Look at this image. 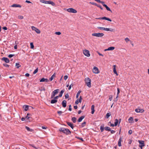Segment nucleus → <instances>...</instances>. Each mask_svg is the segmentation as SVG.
Instances as JSON below:
<instances>
[{
  "instance_id": "nucleus-19",
  "label": "nucleus",
  "mask_w": 149,
  "mask_h": 149,
  "mask_svg": "<svg viewBox=\"0 0 149 149\" xmlns=\"http://www.w3.org/2000/svg\"><path fill=\"white\" fill-rule=\"evenodd\" d=\"M84 117H85L84 116H82L80 117L78 119V121H77L78 122H81V121L84 118Z\"/></svg>"
},
{
  "instance_id": "nucleus-2",
  "label": "nucleus",
  "mask_w": 149,
  "mask_h": 149,
  "mask_svg": "<svg viewBox=\"0 0 149 149\" xmlns=\"http://www.w3.org/2000/svg\"><path fill=\"white\" fill-rule=\"evenodd\" d=\"M85 81L87 86L89 88L91 87V79L89 78H85Z\"/></svg>"
},
{
  "instance_id": "nucleus-15",
  "label": "nucleus",
  "mask_w": 149,
  "mask_h": 149,
  "mask_svg": "<svg viewBox=\"0 0 149 149\" xmlns=\"http://www.w3.org/2000/svg\"><path fill=\"white\" fill-rule=\"evenodd\" d=\"M11 7H19V8H21V6L19 5L18 4H13V5H12L11 6Z\"/></svg>"
},
{
  "instance_id": "nucleus-21",
  "label": "nucleus",
  "mask_w": 149,
  "mask_h": 149,
  "mask_svg": "<svg viewBox=\"0 0 149 149\" xmlns=\"http://www.w3.org/2000/svg\"><path fill=\"white\" fill-rule=\"evenodd\" d=\"M103 6L105 7L106 8L107 10L110 11H111V13H112V11L110 9L106 4L103 5Z\"/></svg>"
},
{
  "instance_id": "nucleus-29",
  "label": "nucleus",
  "mask_w": 149,
  "mask_h": 149,
  "mask_svg": "<svg viewBox=\"0 0 149 149\" xmlns=\"http://www.w3.org/2000/svg\"><path fill=\"white\" fill-rule=\"evenodd\" d=\"M25 128L27 130L29 131H30V132H32L33 131V130L31 129H30L29 127H27V126H26L25 127Z\"/></svg>"
},
{
  "instance_id": "nucleus-62",
  "label": "nucleus",
  "mask_w": 149,
  "mask_h": 149,
  "mask_svg": "<svg viewBox=\"0 0 149 149\" xmlns=\"http://www.w3.org/2000/svg\"><path fill=\"white\" fill-rule=\"evenodd\" d=\"M110 131H111V134H114V133L115 132V131H114V130H110Z\"/></svg>"
},
{
  "instance_id": "nucleus-16",
  "label": "nucleus",
  "mask_w": 149,
  "mask_h": 149,
  "mask_svg": "<svg viewBox=\"0 0 149 149\" xmlns=\"http://www.w3.org/2000/svg\"><path fill=\"white\" fill-rule=\"evenodd\" d=\"M94 108V105H92L91 107V110H92L91 113L92 114H93L95 112Z\"/></svg>"
},
{
  "instance_id": "nucleus-3",
  "label": "nucleus",
  "mask_w": 149,
  "mask_h": 149,
  "mask_svg": "<svg viewBox=\"0 0 149 149\" xmlns=\"http://www.w3.org/2000/svg\"><path fill=\"white\" fill-rule=\"evenodd\" d=\"M92 35L93 36L102 37L104 36V34L102 33H92Z\"/></svg>"
},
{
  "instance_id": "nucleus-18",
  "label": "nucleus",
  "mask_w": 149,
  "mask_h": 149,
  "mask_svg": "<svg viewBox=\"0 0 149 149\" xmlns=\"http://www.w3.org/2000/svg\"><path fill=\"white\" fill-rule=\"evenodd\" d=\"M113 71L114 72V74H116L117 75H118V74L116 71V65H114L113 66Z\"/></svg>"
},
{
  "instance_id": "nucleus-55",
  "label": "nucleus",
  "mask_w": 149,
  "mask_h": 149,
  "mask_svg": "<svg viewBox=\"0 0 149 149\" xmlns=\"http://www.w3.org/2000/svg\"><path fill=\"white\" fill-rule=\"evenodd\" d=\"M68 110L70 111H71L72 110L71 105H69Z\"/></svg>"
},
{
  "instance_id": "nucleus-24",
  "label": "nucleus",
  "mask_w": 149,
  "mask_h": 149,
  "mask_svg": "<svg viewBox=\"0 0 149 149\" xmlns=\"http://www.w3.org/2000/svg\"><path fill=\"white\" fill-rule=\"evenodd\" d=\"M64 92V90H62L60 92L59 94V97H61L62 96V95H63V93Z\"/></svg>"
},
{
  "instance_id": "nucleus-28",
  "label": "nucleus",
  "mask_w": 149,
  "mask_h": 149,
  "mask_svg": "<svg viewBox=\"0 0 149 149\" xmlns=\"http://www.w3.org/2000/svg\"><path fill=\"white\" fill-rule=\"evenodd\" d=\"M118 120L117 119H116L115 120L114 125L116 126L118 125Z\"/></svg>"
},
{
  "instance_id": "nucleus-46",
  "label": "nucleus",
  "mask_w": 149,
  "mask_h": 149,
  "mask_svg": "<svg viewBox=\"0 0 149 149\" xmlns=\"http://www.w3.org/2000/svg\"><path fill=\"white\" fill-rule=\"evenodd\" d=\"M90 3L92 5H94L97 6V4L96 3H95L94 2H90Z\"/></svg>"
},
{
  "instance_id": "nucleus-26",
  "label": "nucleus",
  "mask_w": 149,
  "mask_h": 149,
  "mask_svg": "<svg viewBox=\"0 0 149 149\" xmlns=\"http://www.w3.org/2000/svg\"><path fill=\"white\" fill-rule=\"evenodd\" d=\"M57 102V100H55V99H54L51 100V104H54V103H55Z\"/></svg>"
},
{
  "instance_id": "nucleus-53",
  "label": "nucleus",
  "mask_w": 149,
  "mask_h": 149,
  "mask_svg": "<svg viewBox=\"0 0 149 149\" xmlns=\"http://www.w3.org/2000/svg\"><path fill=\"white\" fill-rule=\"evenodd\" d=\"M18 18L20 19H22L23 18V17L21 15L19 16H18Z\"/></svg>"
},
{
  "instance_id": "nucleus-23",
  "label": "nucleus",
  "mask_w": 149,
  "mask_h": 149,
  "mask_svg": "<svg viewBox=\"0 0 149 149\" xmlns=\"http://www.w3.org/2000/svg\"><path fill=\"white\" fill-rule=\"evenodd\" d=\"M133 120V118L131 117H130L128 119V121L129 123H132Z\"/></svg>"
},
{
  "instance_id": "nucleus-61",
  "label": "nucleus",
  "mask_w": 149,
  "mask_h": 149,
  "mask_svg": "<svg viewBox=\"0 0 149 149\" xmlns=\"http://www.w3.org/2000/svg\"><path fill=\"white\" fill-rule=\"evenodd\" d=\"M77 139H79L80 140H81L82 141H84V140H83V139H82V138H80L79 137H77Z\"/></svg>"
},
{
  "instance_id": "nucleus-50",
  "label": "nucleus",
  "mask_w": 149,
  "mask_h": 149,
  "mask_svg": "<svg viewBox=\"0 0 149 149\" xmlns=\"http://www.w3.org/2000/svg\"><path fill=\"white\" fill-rule=\"evenodd\" d=\"M97 6L100 8L101 10L103 9V8L100 5L97 4Z\"/></svg>"
},
{
  "instance_id": "nucleus-8",
  "label": "nucleus",
  "mask_w": 149,
  "mask_h": 149,
  "mask_svg": "<svg viewBox=\"0 0 149 149\" xmlns=\"http://www.w3.org/2000/svg\"><path fill=\"white\" fill-rule=\"evenodd\" d=\"M59 90L58 89H57L54 90L52 93L51 98H53L54 97V96L55 95L58 93Z\"/></svg>"
},
{
  "instance_id": "nucleus-1",
  "label": "nucleus",
  "mask_w": 149,
  "mask_h": 149,
  "mask_svg": "<svg viewBox=\"0 0 149 149\" xmlns=\"http://www.w3.org/2000/svg\"><path fill=\"white\" fill-rule=\"evenodd\" d=\"M59 131L60 132H62L66 135H69L71 134V132L68 129L65 128L63 127H61L59 129Z\"/></svg>"
},
{
  "instance_id": "nucleus-35",
  "label": "nucleus",
  "mask_w": 149,
  "mask_h": 149,
  "mask_svg": "<svg viewBox=\"0 0 149 149\" xmlns=\"http://www.w3.org/2000/svg\"><path fill=\"white\" fill-rule=\"evenodd\" d=\"M15 66L17 68H18L21 66V65L19 63H16L15 64Z\"/></svg>"
},
{
  "instance_id": "nucleus-10",
  "label": "nucleus",
  "mask_w": 149,
  "mask_h": 149,
  "mask_svg": "<svg viewBox=\"0 0 149 149\" xmlns=\"http://www.w3.org/2000/svg\"><path fill=\"white\" fill-rule=\"evenodd\" d=\"M96 19H105L108 21H109L110 22L111 21V20L110 19V18L104 17H100L99 18H96Z\"/></svg>"
},
{
  "instance_id": "nucleus-39",
  "label": "nucleus",
  "mask_w": 149,
  "mask_h": 149,
  "mask_svg": "<svg viewBox=\"0 0 149 149\" xmlns=\"http://www.w3.org/2000/svg\"><path fill=\"white\" fill-rule=\"evenodd\" d=\"M125 40L127 43L128 42L130 41V40L128 38H125Z\"/></svg>"
},
{
  "instance_id": "nucleus-48",
  "label": "nucleus",
  "mask_w": 149,
  "mask_h": 149,
  "mask_svg": "<svg viewBox=\"0 0 149 149\" xmlns=\"http://www.w3.org/2000/svg\"><path fill=\"white\" fill-rule=\"evenodd\" d=\"M65 99H67L68 98L69 95L68 93H67L66 94H65Z\"/></svg>"
},
{
  "instance_id": "nucleus-22",
  "label": "nucleus",
  "mask_w": 149,
  "mask_h": 149,
  "mask_svg": "<svg viewBox=\"0 0 149 149\" xmlns=\"http://www.w3.org/2000/svg\"><path fill=\"white\" fill-rule=\"evenodd\" d=\"M122 141V139L120 137L118 143V145L119 146H121V142Z\"/></svg>"
},
{
  "instance_id": "nucleus-33",
  "label": "nucleus",
  "mask_w": 149,
  "mask_h": 149,
  "mask_svg": "<svg viewBox=\"0 0 149 149\" xmlns=\"http://www.w3.org/2000/svg\"><path fill=\"white\" fill-rule=\"evenodd\" d=\"M25 107L24 108V110L25 111H27L28 110L29 106L28 105H24V107Z\"/></svg>"
},
{
  "instance_id": "nucleus-56",
  "label": "nucleus",
  "mask_w": 149,
  "mask_h": 149,
  "mask_svg": "<svg viewBox=\"0 0 149 149\" xmlns=\"http://www.w3.org/2000/svg\"><path fill=\"white\" fill-rule=\"evenodd\" d=\"M62 113V112L61 111H57V113L59 115H61Z\"/></svg>"
},
{
  "instance_id": "nucleus-44",
  "label": "nucleus",
  "mask_w": 149,
  "mask_h": 149,
  "mask_svg": "<svg viewBox=\"0 0 149 149\" xmlns=\"http://www.w3.org/2000/svg\"><path fill=\"white\" fill-rule=\"evenodd\" d=\"M30 115V114L28 113L27 115V116L25 117V118L27 119H28L29 118V117L28 116Z\"/></svg>"
},
{
  "instance_id": "nucleus-64",
  "label": "nucleus",
  "mask_w": 149,
  "mask_h": 149,
  "mask_svg": "<svg viewBox=\"0 0 149 149\" xmlns=\"http://www.w3.org/2000/svg\"><path fill=\"white\" fill-rule=\"evenodd\" d=\"M121 120H122V119L121 118H120L119 119V120H118V123H118L119 125L120 123L121 122Z\"/></svg>"
},
{
  "instance_id": "nucleus-47",
  "label": "nucleus",
  "mask_w": 149,
  "mask_h": 149,
  "mask_svg": "<svg viewBox=\"0 0 149 149\" xmlns=\"http://www.w3.org/2000/svg\"><path fill=\"white\" fill-rule=\"evenodd\" d=\"M113 98V96L112 95H110L109 96V100L110 101H111Z\"/></svg>"
},
{
  "instance_id": "nucleus-7",
  "label": "nucleus",
  "mask_w": 149,
  "mask_h": 149,
  "mask_svg": "<svg viewBox=\"0 0 149 149\" xmlns=\"http://www.w3.org/2000/svg\"><path fill=\"white\" fill-rule=\"evenodd\" d=\"M138 142L140 144L139 147L141 148V149H142L143 147L145 146L144 141H143L139 140Z\"/></svg>"
},
{
  "instance_id": "nucleus-12",
  "label": "nucleus",
  "mask_w": 149,
  "mask_h": 149,
  "mask_svg": "<svg viewBox=\"0 0 149 149\" xmlns=\"http://www.w3.org/2000/svg\"><path fill=\"white\" fill-rule=\"evenodd\" d=\"M2 60L4 61L7 63H9L10 61L9 60L8 58L5 57H3L2 58Z\"/></svg>"
},
{
  "instance_id": "nucleus-42",
  "label": "nucleus",
  "mask_w": 149,
  "mask_h": 149,
  "mask_svg": "<svg viewBox=\"0 0 149 149\" xmlns=\"http://www.w3.org/2000/svg\"><path fill=\"white\" fill-rule=\"evenodd\" d=\"M38 68H37L33 72V74H36L38 72Z\"/></svg>"
},
{
  "instance_id": "nucleus-13",
  "label": "nucleus",
  "mask_w": 149,
  "mask_h": 149,
  "mask_svg": "<svg viewBox=\"0 0 149 149\" xmlns=\"http://www.w3.org/2000/svg\"><path fill=\"white\" fill-rule=\"evenodd\" d=\"M67 102L66 101L63 100L62 102V105L63 107H66Z\"/></svg>"
},
{
  "instance_id": "nucleus-36",
  "label": "nucleus",
  "mask_w": 149,
  "mask_h": 149,
  "mask_svg": "<svg viewBox=\"0 0 149 149\" xmlns=\"http://www.w3.org/2000/svg\"><path fill=\"white\" fill-rule=\"evenodd\" d=\"M40 91H45V88L43 87H41L40 89Z\"/></svg>"
},
{
  "instance_id": "nucleus-45",
  "label": "nucleus",
  "mask_w": 149,
  "mask_h": 149,
  "mask_svg": "<svg viewBox=\"0 0 149 149\" xmlns=\"http://www.w3.org/2000/svg\"><path fill=\"white\" fill-rule=\"evenodd\" d=\"M45 79L43 78H42L41 80H40V82H45Z\"/></svg>"
},
{
  "instance_id": "nucleus-54",
  "label": "nucleus",
  "mask_w": 149,
  "mask_h": 149,
  "mask_svg": "<svg viewBox=\"0 0 149 149\" xmlns=\"http://www.w3.org/2000/svg\"><path fill=\"white\" fill-rule=\"evenodd\" d=\"M3 66H4L6 67H9V65L8 64H7L6 63H3Z\"/></svg>"
},
{
  "instance_id": "nucleus-4",
  "label": "nucleus",
  "mask_w": 149,
  "mask_h": 149,
  "mask_svg": "<svg viewBox=\"0 0 149 149\" xmlns=\"http://www.w3.org/2000/svg\"><path fill=\"white\" fill-rule=\"evenodd\" d=\"M40 1L43 3H44L46 4H51L53 6H54L55 5V3L52 1H45L44 0H41Z\"/></svg>"
},
{
  "instance_id": "nucleus-6",
  "label": "nucleus",
  "mask_w": 149,
  "mask_h": 149,
  "mask_svg": "<svg viewBox=\"0 0 149 149\" xmlns=\"http://www.w3.org/2000/svg\"><path fill=\"white\" fill-rule=\"evenodd\" d=\"M83 53L86 56L89 57L90 56L89 51L86 49L83 50Z\"/></svg>"
},
{
  "instance_id": "nucleus-9",
  "label": "nucleus",
  "mask_w": 149,
  "mask_h": 149,
  "mask_svg": "<svg viewBox=\"0 0 149 149\" xmlns=\"http://www.w3.org/2000/svg\"><path fill=\"white\" fill-rule=\"evenodd\" d=\"M93 72L95 74H98L99 72V70L98 68L96 66H94L93 70Z\"/></svg>"
},
{
  "instance_id": "nucleus-41",
  "label": "nucleus",
  "mask_w": 149,
  "mask_h": 149,
  "mask_svg": "<svg viewBox=\"0 0 149 149\" xmlns=\"http://www.w3.org/2000/svg\"><path fill=\"white\" fill-rule=\"evenodd\" d=\"M30 44L31 46V49H33L34 47V46L33 45V43L32 42H31Z\"/></svg>"
},
{
  "instance_id": "nucleus-34",
  "label": "nucleus",
  "mask_w": 149,
  "mask_h": 149,
  "mask_svg": "<svg viewBox=\"0 0 149 149\" xmlns=\"http://www.w3.org/2000/svg\"><path fill=\"white\" fill-rule=\"evenodd\" d=\"M111 115V114L110 113V112L106 114V118H108Z\"/></svg>"
},
{
  "instance_id": "nucleus-43",
  "label": "nucleus",
  "mask_w": 149,
  "mask_h": 149,
  "mask_svg": "<svg viewBox=\"0 0 149 149\" xmlns=\"http://www.w3.org/2000/svg\"><path fill=\"white\" fill-rule=\"evenodd\" d=\"M73 86V84H71L70 85V86H69V87L68 88V90H70L71 89V87Z\"/></svg>"
},
{
  "instance_id": "nucleus-17",
  "label": "nucleus",
  "mask_w": 149,
  "mask_h": 149,
  "mask_svg": "<svg viewBox=\"0 0 149 149\" xmlns=\"http://www.w3.org/2000/svg\"><path fill=\"white\" fill-rule=\"evenodd\" d=\"M104 125L102 124L100 126V130L101 132H102L104 129Z\"/></svg>"
},
{
  "instance_id": "nucleus-25",
  "label": "nucleus",
  "mask_w": 149,
  "mask_h": 149,
  "mask_svg": "<svg viewBox=\"0 0 149 149\" xmlns=\"http://www.w3.org/2000/svg\"><path fill=\"white\" fill-rule=\"evenodd\" d=\"M113 29L112 28H105L104 31H113Z\"/></svg>"
},
{
  "instance_id": "nucleus-63",
  "label": "nucleus",
  "mask_w": 149,
  "mask_h": 149,
  "mask_svg": "<svg viewBox=\"0 0 149 149\" xmlns=\"http://www.w3.org/2000/svg\"><path fill=\"white\" fill-rule=\"evenodd\" d=\"M82 100V98L81 97V96H80V97L79 100V102L81 103V100Z\"/></svg>"
},
{
  "instance_id": "nucleus-49",
  "label": "nucleus",
  "mask_w": 149,
  "mask_h": 149,
  "mask_svg": "<svg viewBox=\"0 0 149 149\" xmlns=\"http://www.w3.org/2000/svg\"><path fill=\"white\" fill-rule=\"evenodd\" d=\"M55 34L56 35H60L61 34V32H56L55 33Z\"/></svg>"
},
{
  "instance_id": "nucleus-40",
  "label": "nucleus",
  "mask_w": 149,
  "mask_h": 149,
  "mask_svg": "<svg viewBox=\"0 0 149 149\" xmlns=\"http://www.w3.org/2000/svg\"><path fill=\"white\" fill-rule=\"evenodd\" d=\"M97 28L100 30H105V28L103 27H98Z\"/></svg>"
},
{
  "instance_id": "nucleus-52",
  "label": "nucleus",
  "mask_w": 149,
  "mask_h": 149,
  "mask_svg": "<svg viewBox=\"0 0 149 149\" xmlns=\"http://www.w3.org/2000/svg\"><path fill=\"white\" fill-rule=\"evenodd\" d=\"M16 42H15V44H16L14 47V48L15 49H17V44L16 43Z\"/></svg>"
},
{
  "instance_id": "nucleus-27",
  "label": "nucleus",
  "mask_w": 149,
  "mask_h": 149,
  "mask_svg": "<svg viewBox=\"0 0 149 149\" xmlns=\"http://www.w3.org/2000/svg\"><path fill=\"white\" fill-rule=\"evenodd\" d=\"M72 120L74 123H75L76 122L77 118L75 117H73L72 118Z\"/></svg>"
},
{
  "instance_id": "nucleus-32",
  "label": "nucleus",
  "mask_w": 149,
  "mask_h": 149,
  "mask_svg": "<svg viewBox=\"0 0 149 149\" xmlns=\"http://www.w3.org/2000/svg\"><path fill=\"white\" fill-rule=\"evenodd\" d=\"M110 128L109 127H104V129L106 131H110Z\"/></svg>"
},
{
  "instance_id": "nucleus-51",
  "label": "nucleus",
  "mask_w": 149,
  "mask_h": 149,
  "mask_svg": "<svg viewBox=\"0 0 149 149\" xmlns=\"http://www.w3.org/2000/svg\"><path fill=\"white\" fill-rule=\"evenodd\" d=\"M15 55L14 54H9L8 56V57H9V58H11L12 57H13V56H14Z\"/></svg>"
},
{
  "instance_id": "nucleus-37",
  "label": "nucleus",
  "mask_w": 149,
  "mask_h": 149,
  "mask_svg": "<svg viewBox=\"0 0 149 149\" xmlns=\"http://www.w3.org/2000/svg\"><path fill=\"white\" fill-rule=\"evenodd\" d=\"M135 111L137 113H140V109L137 108L135 109Z\"/></svg>"
},
{
  "instance_id": "nucleus-59",
  "label": "nucleus",
  "mask_w": 149,
  "mask_h": 149,
  "mask_svg": "<svg viewBox=\"0 0 149 149\" xmlns=\"http://www.w3.org/2000/svg\"><path fill=\"white\" fill-rule=\"evenodd\" d=\"M79 102L78 99H77L75 102V104H78L79 103Z\"/></svg>"
},
{
  "instance_id": "nucleus-5",
  "label": "nucleus",
  "mask_w": 149,
  "mask_h": 149,
  "mask_svg": "<svg viewBox=\"0 0 149 149\" xmlns=\"http://www.w3.org/2000/svg\"><path fill=\"white\" fill-rule=\"evenodd\" d=\"M67 11L68 12L75 13L77 12V11L75 9L70 8L67 9Z\"/></svg>"
},
{
  "instance_id": "nucleus-38",
  "label": "nucleus",
  "mask_w": 149,
  "mask_h": 149,
  "mask_svg": "<svg viewBox=\"0 0 149 149\" xmlns=\"http://www.w3.org/2000/svg\"><path fill=\"white\" fill-rule=\"evenodd\" d=\"M86 123L85 121L84 122L81 124V126L82 127H84L85 125L86 124Z\"/></svg>"
},
{
  "instance_id": "nucleus-20",
  "label": "nucleus",
  "mask_w": 149,
  "mask_h": 149,
  "mask_svg": "<svg viewBox=\"0 0 149 149\" xmlns=\"http://www.w3.org/2000/svg\"><path fill=\"white\" fill-rule=\"evenodd\" d=\"M56 73H54L51 76V77L49 78V80L50 81H52L53 79L55 77Z\"/></svg>"
},
{
  "instance_id": "nucleus-30",
  "label": "nucleus",
  "mask_w": 149,
  "mask_h": 149,
  "mask_svg": "<svg viewBox=\"0 0 149 149\" xmlns=\"http://www.w3.org/2000/svg\"><path fill=\"white\" fill-rule=\"evenodd\" d=\"M81 92V91L80 90H79L78 92L77 93L76 95V97L77 98H78L79 97V96L80 95V93Z\"/></svg>"
},
{
  "instance_id": "nucleus-14",
  "label": "nucleus",
  "mask_w": 149,
  "mask_h": 149,
  "mask_svg": "<svg viewBox=\"0 0 149 149\" xmlns=\"http://www.w3.org/2000/svg\"><path fill=\"white\" fill-rule=\"evenodd\" d=\"M67 123L68 125L70 126L72 129H73L74 126L73 124L70 122H67Z\"/></svg>"
},
{
  "instance_id": "nucleus-31",
  "label": "nucleus",
  "mask_w": 149,
  "mask_h": 149,
  "mask_svg": "<svg viewBox=\"0 0 149 149\" xmlns=\"http://www.w3.org/2000/svg\"><path fill=\"white\" fill-rule=\"evenodd\" d=\"M114 49H115V47H109L108 48V50L109 51L113 50H114Z\"/></svg>"
},
{
  "instance_id": "nucleus-57",
  "label": "nucleus",
  "mask_w": 149,
  "mask_h": 149,
  "mask_svg": "<svg viewBox=\"0 0 149 149\" xmlns=\"http://www.w3.org/2000/svg\"><path fill=\"white\" fill-rule=\"evenodd\" d=\"M132 133V130H130L128 131V133L130 134H131Z\"/></svg>"
},
{
  "instance_id": "nucleus-60",
  "label": "nucleus",
  "mask_w": 149,
  "mask_h": 149,
  "mask_svg": "<svg viewBox=\"0 0 149 149\" xmlns=\"http://www.w3.org/2000/svg\"><path fill=\"white\" fill-rule=\"evenodd\" d=\"M120 89L119 88H117V94H118H118L120 93Z\"/></svg>"
},
{
  "instance_id": "nucleus-58",
  "label": "nucleus",
  "mask_w": 149,
  "mask_h": 149,
  "mask_svg": "<svg viewBox=\"0 0 149 149\" xmlns=\"http://www.w3.org/2000/svg\"><path fill=\"white\" fill-rule=\"evenodd\" d=\"M68 76L67 75H65L64 76V79L65 80H66L68 78Z\"/></svg>"
},
{
  "instance_id": "nucleus-11",
  "label": "nucleus",
  "mask_w": 149,
  "mask_h": 149,
  "mask_svg": "<svg viewBox=\"0 0 149 149\" xmlns=\"http://www.w3.org/2000/svg\"><path fill=\"white\" fill-rule=\"evenodd\" d=\"M31 29L32 30L35 31L38 34H39L40 33V31L39 29L34 26H31Z\"/></svg>"
}]
</instances>
